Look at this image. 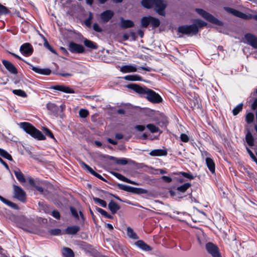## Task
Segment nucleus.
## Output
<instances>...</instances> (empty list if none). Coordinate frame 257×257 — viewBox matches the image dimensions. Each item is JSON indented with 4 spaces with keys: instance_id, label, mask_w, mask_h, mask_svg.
Returning a JSON list of instances; mask_svg holds the SVG:
<instances>
[{
    "instance_id": "1",
    "label": "nucleus",
    "mask_w": 257,
    "mask_h": 257,
    "mask_svg": "<svg viewBox=\"0 0 257 257\" xmlns=\"http://www.w3.org/2000/svg\"><path fill=\"white\" fill-rule=\"evenodd\" d=\"M142 5L148 9L154 8L159 15H165L164 10L166 7V4L162 0H142Z\"/></svg>"
},
{
    "instance_id": "2",
    "label": "nucleus",
    "mask_w": 257,
    "mask_h": 257,
    "mask_svg": "<svg viewBox=\"0 0 257 257\" xmlns=\"http://www.w3.org/2000/svg\"><path fill=\"white\" fill-rule=\"evenodd\" d=\"M20 127L32 137L39 140H44L46 138L44 135L39 130L36 129L30 123L23 122L19 124Z\"/></svg>"
},
{
    "instance_id": "3",
    "label": "nucleus",
    "mask_w": 257,
    "mask_h": 257,
    "mask_svg": "<svg viewBox=\"0 0 257 257\" xmlns=\"http://www.w3.org/2000/svg\"><path fill=\"white\" fill-rule=\"evenodd\" d=\"M206 25V23L200 20H196L194 24L190 26H182L179 27L178 31L182 34L193 35L197 33L198 27H201Z\"/></svg>"
},
{
    "instance_id": "4",
    "label": "nucleus",
    "mask_w": 257,
    "mask_h": 257,
    "mask_svg": "<svg viewBox=\"0 0 257 257\" xmlns=\"http://www.w3.org/2000/svg\"><path fill=\"white\" fill-rule=\"evenodd\" d=\"M196 11L202 17H203L204 19L207 20V21L218 25L221 26L222 25L221 22L219 21L217 19H216L215 18H214L213 16L209 14V13H207L205 11L200 9H197L196 10Z\"/></svg>"
},
{
    "instance_id": "5",
    "label": "nucleus",
    "mask_w": 257,
    "mask_h": 257,
    "mask_svg": "<svg viewBox=\"0 0 257 257\" xmlns=\"http://www.w3.org/2000/svg\"><path fill=\"white\" fill-rule=\"evenodd\" d=\"M146 97L150 102L153 103H159L162 101V98L154 91L149 89L147 93Z\"/></svg>"
},
{
    "instance_id": "6",
    "label": "nucleus",
    "mask_w": 257,
    "mask_h": 257,
    "mask_svg": "<svg viewBox=\"0 0 257 257\" xmlns=\"http://www.w3.org/2000/svg\"><path fill=\"white\" fill-rule=\"evenodd\" d=\"M202 155L203 157L205 156L206 157L205 162L206 165L209 171L211 172V173H214L215 170V163L213 160L209 157V154L207 152L204 151L203 153H202Z\"/></svg>"
},
{
    "instance_id": "7",
    "label": "nucleus",
    "mask_w": 257,
    "mask_h": 257,
    "mask_svg": "<svg viewBox=\"0 0 257 257\" xmlns=\"http://www.w3.org/2000/svg\"><path fill=\"white\" fill-rule=\"evenodd\" d=\"M68 49L71 52L74 53H82L84 51V48L82 45L73 42L69 43Z\"/></svg>"
},
{
    "instance_id": "8",
    "label": "nucleus",
    "mask_w": 257,
    "mask_h": 257,
    "mask_svg": "<svg viewBox=\"0 0 257 257\" xmlns=\"http://www.w3.org/2000/svg\"><path fill=\"white\" fill-rule=\"evenodd\" d=\"M20 51L25 56H30L33 52V48L30 43H26L20 47Z\"/></svg>"
},
{
    "instance_id": "9",
    "label": "nucleus",
    "mask_w": 257,
    "mask_h": 257,
    "mask_svg": "<svg viewBox=\"0 0 257 257\" xmlns=\"http://www.w3.org/2000/svg\"><path fill=\"white\" fill-rule=\"evenodd\" d=\"M14 195L15 198L22 202H24L26 199V194L24 190L19 186H14Z\"/></svg>"
},
{
    "instance_id": "10",
    "label": "nucleus",
    "mask_w": 257,
    "mask_h": 257,
    "mask_svg": "<svg viewBox=\"0 0 257 257\" xmlns=\"http://www.w3.org/2000/svg\"><path fill=\"white\" fill-rule=\"evenodd\" d=\"M207 251L213 257H221L217 247L211 242H208L206 245Z\"/></svg>"
},
{
    "instance_id": "11",
    "label": "nucleus",
    "mask_w": 257,
    "mask_h": 257,
    "mask_svg": "<svg viewBox=\"0 0 257 257\" xmlns=\"http://www.w3.org/2000/svg\"><path fill=\"white\" fill-rule=\"evenodd\" d=\"M244 38L247 44L254 48L257 49V37L251 34L248 33L245 35Z\"/></svg>"
},
{
    "instance_id": "12",
    "label": "nucleus",
    "mask_w": 257,
    "mask_h": 257,
    "mask_svg": "<svg viewBox=\"0 0 257 257\" xmlns=\"http://www.w3.org/2000/svg\"><path fill=\"white\" fill-rule=\"evenodd\" d=\"M138 69V66L133 64L122 66L120 68V71L123 73H127L137 72Z\"/></svg>"
},
{
    "instance_id": "13",
    "label": "nucleus",
    "mask_w": 257,
    "mask_h": 257,
    "mask_svg": "<svg viewBox=\"0 0 257 257\" xmlns=\"http://www.w3.org/2000/svg\"><path fill=\"white\" fill-rule=\"evenodd\" d=\"M127 87L134 90L136 92L141 95H146L149 89V88L141 87L136 84H129L127 85Z\"/></svg>"
},
{
    "instance_id": "14",
    "label": "nucleus",
    "mask_w": 257,
    "mask_h": 257,
    "mask_svg": "<svg viewBox=\"0 0 257 257\" xmlns=\"http://www.w3.org/2000/svg\"><path fill=\"white\" fill-rule=\"evenodd\" d=\"M225 11L228 12L229 14H231L233 15L236 16L237 17L242 18L243 19H249V17L245 15V14H243L239 11H238L236 10H234L233 9L226 7L224 8Z\"/></svg>"
},
{
    "instance_id": "15",
    "label": "nucleus",
    "mask_w": 257,
    "mask_h": 257,
    "mask_svg": "<svg viewBox=\"0 0 257 257\" xmlns=\"http://www.w3.org/2000/svg\"><path fill=\"white\" fill-rule=\"evenodd\" d=\"M30 65V68L34 71L35 72L42 75H49L50 74L51 71L49 69L45 68L42 69L38 67H35L32 65L29 64Z\"/></svg>"
},
{
    "instance_id": "16",
    "label": "nucleus",
    "mask_w": 257,
    "mask_h": 257,
    "mask_svg": "<svg viewBox=\"0 0 257 257\" xmlns=\"http://www.w3.org/2000/svg\"><path fill=\"white\" fill-rule=\"evenodd\" d=\"M3 64L5 66L6 68L11 73L16 74L18 71L15 66L10 62L3 60L2 61Z\"/></svg>"
},
{
    "instance_id": "17",
    "label": "nucleus",
    "mask_w": 257,
    "mask_h": 257,
    "mask_svg": "<svg viewBox=\"0 0 257 257\" xmlns=\"http://www.w3.org/2000/svg\"><path fill=\"white\" fill-rule=\"evenodd\" d=\"M113 13L110 10H106L100 14V17L103 22L107 23L113 17Z\"/></svg>"
},
{
    "instance_id": "18",
    "label": "nucleus",
    "mask_w": 257,
    "mask_h": 257,
    "mask_svg": "<svg viewBox=\"0 0 257 257\" xmlns=\"http://www.w3.org/2000/svg\"><path fill=\"white\" fill-rule=\"evenodd\" d=\"M167 154V151L166 149H155L149 153V155L153 157L166 156Z\"/></svg>"
},
{
    "instance_id": "19",
    "label": "nucleus",
    "mask_w": 257,
    "mask_h": 257,
    "mask_svg": "<svg viewBox=\"0 0 257 257\" xmlns=\"http://www.w3.org/2000/svg\"><path fill=\"white\" fill-rule=\"evenodd\" d=\"M53 88L56 90H59L67 93H73L74 90L68 86L65 85H55L53 87Z\"/></svg>"
},
{
    "instance_id": "20",
    "label": "nucleus",
    "mask_w": 257,
    "mask_h": 257,
    "mask_svg": "<svg viewBox=\"0 0 257 257\" xmlns=\"http://www.w3.org/2000/svg\"><path fill=\"white\" fill-rule=\"evenodd\" d=\"M135 244L139 248L145 251H150L152 249V248L150 246L142 240L137 241Z\"/></svg>"
},
{
    "instance_id": "21",
    "label": "nucleus",
    "mask_w": 257,
    "mask_h": 257,
    "mask_svg": "<svg viewBox=\"0 0 257 257\" xmlns=\"http://www.w3.org/2000/svg\"><path fill=\"white\" fill-rule=\"evenodd\" d=\"M81 167L86 170H87L91 174L95 176L97 178L102 180L103 177L100 174L96 173L90 167L84 162L81 163Z\"/></svg>"
},
{
    "instance_id": "22",
    "label": "nucleus",
    "mask_w": 257,
    "mask_h": 257,
    "mask_svg": "<svg viewBox=\"0 0 257 257\" xmlns=\"http://www.w3.org/2000/svg\"><path fill=\"white\" fill-rule=\"evenodd\" d=\"M108 207L113 214L115 213L120 208L119 206L112 200L108 203Z\"/></svg>"
},
{
    "instance_id": "23",
    "label": "nucleus",
    "mask_w": 257,
    "mask_h": 257,
    "mask_svg": "<svg viewBox=\"0 0 257 257\" xmlns=\"http://www.w3.org/2000/svg\"><path fill=\"white\" fill-rule=\"evenodd\" d=\"M134 23L131 20H125L123 18H120V26L123 28H131L134 26Z\"/></svg>"
},
{
    "instance_id": "24",
    "label": "nucleus",
    "mask_w": 257,
    "mask_h": 257,
    "mask_svg": "<svg viewBox=\"0 0 257 257\" xmlns=\"http://www.w3.org/2000/svg\"><path fill=\"white\" fill-rule=\"evenodd\" d=\"M123 79L127 81H141L143 80L142 78L139 75H128L125 76L123 77Z\"/></svg>"
},
{
    "instance_id": "25",
    "label": "nucleus",
    "mask_w": 257,
    "mask_h": 257,
    "mask_svg": "<svg viewBox=\"0 0 257 257\" xmlns=\"http://www.w3.org/2000/svg\"><path fill=\"white\" fill-rule=\"evenodd\" d=\"M14 173L16 176V177L19 182L21 183H24L26 182V179L24 176L23 174L19 169L15 170L14 171Z\"/></svg>"
},
{
    "instance_id": "26",
    "label": "nucleus",
    "mask_w": 257,
    "mask_h": 257,
    "mask_svg": "<svg viewBox=\"0 0 257 257\" xmlns=\"http://www.w3.org/2000/svg\"><path fill=\"white\" fill-rule=\"evenodd\" d=\"M245 141L248 146L252 147L254 145V139L249 131L247 132L245 135Z\"/></svg>"
},
{
    "instance_id": "27",
    "label": "nucleus",
    "mask_w": 257,
    "mask_h": 257,
    "mask_svg": "<svg viewBox=\"0 0 257 257\" xmlns=\"http://www.w3.org/2000/svg\"><path fill=\"white\" fill-rule=\"evenodd\" d=\"M79 230V227L75 225L72 226H68L65 230V232L67 234H76Z\"/></svg>"
},
{
    "instance_id": "28",
    "label": "nucleus",
    "mask_w": 257,
    "mask_h": 257,
    "mask_svg": "<svg viewBox=\"0 0 257 257\" xmlns=\"http://www.w3.org/2000/svg\"><path fill=\"white\" fill-rule=\"evenodd\" d=\"M62 254L64 257H74V254L71 249L68 247H64L62 249Z\"/></svg>"
},
{
    "instance_id": "29",
    "label": "nucleus",
    "mask_w": 257,
    "mask_h": 257,
    "mask_svg": "<svg viewBox=\"0 0 257 257\" xmlns=\"http://www.w3.org/2000/svg\"><path fill=\"white\" fill-rule=\"evenodd\" d=\"M115 175L118 179H119V180L123 181L125 182H126L127 183H130L132 184H134V185H138V184L136 182L131 181V180L126 178V177H125L124 176H123V175H122L120 174L116 173H115Z\"/></svg>"
},
{
    "instance_id": "30",
    "label": "nucleus",
    "mask_w": 257,
    "mask_h": 257,
    "mask_svg": "<svg viewBox=\"0 0 257 257\" xmlns=\"http://www.w3.org/2000/svg\"><path fill=\"white\" fill-rule=\"evenodd\" d=\"M126 233L127 236L132 239H137L138 238V236L137 234L134 231L133 229L130 227H128L126 230Z\"/></svg>"
},
{
    "instance_id": "31",
    "label": "nucleus",
    "mask_w": 257,
    "mask_h": 257,
    "mask_svg": "<svg viewBox=\"0 0 257 257\" xmlns=\"http://www.w3.org/2000/svg\"><path fill=\"white\" fill-rule=\"evenodd\" d=\"M191 184L189 183H185L182 185L178 186L177 188V190L179 192L184 193L185 192L190 186Z\"/></svg>"
},
{
    "instance_id": "32",
    "label": "nucleus",
    "mask_w": 257,
    "mask_h": 257,
    "mask_svg": "<svg viewBox=\"0 0 257 257\" xmlns=\"http://www.w3.org/2000/svg\"><path fill=\"white\" fill-rule=\"evenodd\" d=\"M84 44L87 47L89 48L96 49L97 48L96 44L87 39H86L84 41Z\"/></svg>"
},
{
    "instance_id": "33",
    "label": "nucleus",
    "mask_w": 257,
    "mask_h": 257,
    "mask_svg": "<svg viewBox=\"0 0 257 257\" xmlns=\"http://www.w3.org/2000/svg\"><path fill=\"white\" fill-rule=\"evenodd\" d=\"M13 93L14 94L22 97L25 98L27 97V93L24 90L21 89H14L13 90Z\"/></svg>"
},
{
    "instance_id": "34",
    "label": "nucleus",
    "mask_w": 257,
    "mask_h": 257,
    "mask_svg": "<svg viewBox=\"0 0 257 257\" xmlns=\"http://www.w3.org/2000/svg\"><path fill=\"white\" fill-rule=\"evenodd\" d=\"M151 22V16L145 17L142 19L141 23L143 27L147 28Z\"/></svg>"
},
{
    "instance_id": "35",
    "label": "nucleus",
    "mask_w": 257,
    "mask_h": 257,
    "mask_svg": "<svg viewBox=\"0 0 257 257\" xmlns=\"http://www.w3.org/2000/svg\"><path fill=\"white\" fill-rule=\"evenodd\" d=\"M0 200L1 201H2L4 203L6 204V205H7L10 207H12V208H16V207H17V205L15 203L6 199L5 198L3 197L1 195H0Z\"/></svg>"
},
{
    "instance_id": "36",
    "label": "nucleus",
    "mask_w": 257,
    "mask_h": 257,
    "mask_svg": "<svg viewBox=\"0 0 257 257\" xmlns=\"http://www.w3.org/2000/svg\"><path fill=\"white\" fill-rule=\"evenodd\" d=\"M150 24L153 28H155L159 26L160 22L158 19L151 17Z\"/></svg>"
},
{
    "instance_id": "37",
    "label": "nucleus",
    "mask_w": 257,
    "mask_h": 257,
    "mask_svg": "<svg viewBox=\"0 0 257 257\" xmlns=\"http://www.w3.org/2000/svg\"><path fill=\"white\" fill-rule=\"evenodd\" d=\"M0 155L10 161L12 160V157L11 155L2 149H0Z\"/></svg>"
},
{
    "instance_id": "38",
    "label": "nucleus",
    "mask_w": 257,
    "mask_h": 257,
    "mask_svg": "<svg viewBox=\"0 0 257 257\" xmlns=\"http://www.w3.org/2000/svg\"><path fill=\"white\" fill-rule=\"evenodd\" d=\"M96 210L98 212H99L101 215L105 216L107 218L112 219L113 218L112 215L109 214L106 211H105L104 210H103L100 208L97 207Z\"/></svg>"
},
{
    "instance_id": "39",
    "label": "nucleus",
    "mask_w": 257,
    "mask_h": 257,
    "mask_svg": "<svg viewBox=\"0 0 257 257\" xmlns=\"http://www.w3.org/2000/svg\"><path fill=\"white\" fill-rule=\"evenodd\" d=\"M146 190L142 189V188H135L132 187V191H131V192L134 193L136 194H144L146 193Z\"/></svg>"
},
{
    "instance_id": "40",
    "label": "nucleus",
    "mask_w": 257,
    "mask_h": 257,
    "mask_svg": "<svg viewBox=\"0 0 257 257\" xmlns=\"http://www.w3.org/2000/svg\"><path fill=\"white\" fill-rule=\"evenodd\" d=\"M147 127L152 133H157L159 131V128L153 124H149L147 125Z\"/></svg>"
},
{
    "instance_id": "41",
    "label": "nucleus",
    "mask_w": 257,
    "mask_h": 257,
    "mask_svg": "<svg viewBox=\"0 0 257 257\" xmlns=\"http://www.w3.org/2000/svg\"><path fill=\"white\" fill-rule=\"evenodd\" d=\"M93 200L95 203L99 204L102 207H106L107 204L105 201L96 197L93 198Z\"/></svg>"
},
{
    "instance_id": "42",
    "label": "nucleus",
    "mask_w": 257,
    "mask_h": 257,
    "mask_svg": "<svg viewBox=\"0 0 257 257\" xmlns=\"http://www.w3.org/2000/svg\"><path fill=\"white\" fill-rule=\"evenodd\" d=\"M118 187L120 189L131 192L132 191V187L124 184H119Z\"/></svg>"
},
{
    "instance_id": "43",
    "label": "nucleus",
    "mask_w": 257,
    "mask_h": 257,
    "mask_svg": "<svg viewBox=\"0 0 257 257\" xmlns=\"http://www.w3.org/2000/svg\"><path fill=\"white\" fill-rule=\"evenodd\" d=\"M242 109V104L240 103L237 105L232 110L234 115H237Z\"/></svg>"
},
{
    "instance_id": "44",
    "label": "nucleus",
    "mask_w": 257,
    "mask_h": 257,
    "mask_svg": "<svg viewBox=\"0 0 257 257\" xmlns=\"http://www.w3.org/2000/svg\"><path fill=\"white\" fill-rule=\"evenodd\" d=\"M79 114L81 117L85 118L88 115L89 112L86 109H81L79 110Z\"/></svg>"
},
{
    "instance_id": "45",
    "label": "nucleus",
    "mask_w": 257,
    "mask_h": 257,
    "mask_svg": "<svg viewBox=\"0 0 257 257\" xmlns=\"http://www.w3.org/2000/svg\"><path fill=\"white\" fill-rule=\"evenodd\" d=\"M254 118V115L253 113L250 112L246 114V121L248 123H250L252 122Z\"/></svg>"
},
{
    "instance_id": "46",
    "label": "nucleus",
    "mask_w": 257,
    "mask_h": 257,
    "mask_svg": "<svg viewBox=\"0 0 257 257\" xmlns=\"http://www.w3.org/2000/svg\"><path fill=\"white\" fill-rule=\"evenodd\" d=\"M93 19V15L91 12L89 13L88 18L85 21V24L86 26L90 27L91 24V20Z\"/></svg>"
},
{
    "instance_id": "47",
    "label": "nucleus",
    "mask_w": 257,
    "mask_h": 257,
    "mask_svg": "<svg viewBox=\"0 0 257 257\" xmlns=\"http://www.w3.org/2000/svg\"><path fill=\"white\" fill-rule=\"evenodd\" d=\"M253 96H255V98L252 104H251V108L253 110H257V89L256 92L253 93Z\"/></svg>"
},
{
    "instance_id": "48",
    "label": "nucleus",
    "mask_w": 257,
    "mask_h": 257,
    "mask_svg": "<svg viewBox=\"0 0 257 257\" xmlns=\"http://www.w3.org/2000/svg\"><path fill=\"white\" fill-rule=\"evenodd\" d=\"M43 130H44L46 135H47L48 137H49L51 139H53L54 141H56L53 134L48 128H44Z\"/></svg>"
},
{
    "instance_id": "49",
    "label": "nucleus",
    "mask_w": 257,
    "mask_h": 257,
    "mask_svg": "<svg viewBox=\"0 0 257 257\" xmlns=\"http://www.w3.org/2000/svg\"><path fill=\"white\" fill-rule=\"evenodd\" d=\"M179 175H181L182 176L190 179H194L193 176L191 173L181 172L179 173Z\"/></svg>"
},
{
    "instance_id": "50",
    "label": "nucleus",
    "mask_w": 257,
    "mask_h": 257,
    "mask_svg": "<svg viewBox=\"0 0 257 257\" xmlns=\"http://www.w3.org/2000/svg\"><path fill=\"white\" fill-rule=\"evenodd\" d=\"M8 11L6 7L0 4V16L3 14H6Z\"/></svg>"
},
{
    "instance_id": "51",
    "label": "nucleus",
    "mask_w": 257,
    "mask_h": 257,
    "mask_svg": "<svg viewBox=\"0 0 257 257\" xmlns=\"http://www.w3.org/2000/svg\"><path fill=\"white\" fill-rule=\"evenodd\" d=\"M180 139L183 142H188L189 140V137L185 134H182L180 136Z\"/></svg>"
},
{
    "instance_id": "52",
    "label": "nucleus",
    "mask_w": 257,
    "mask_h": 257,
    "mask_svg": "<svg viewBox=\"0 0 257 257\" xmlns=\"http://www.w3.org/2000/svg\"><path fill=\"white\" fill-rule=\"evenodd\" d=\"M61 230L60 229H54L50 231V233L53 235H58L61 234Z\"/></svg>"
},
{
    "instance_id": "53",
    "label": "nucleus",
    "mask_w": 257,
    "mask_h": 257,
    "mask_svg": "<svg viewBox=\"0 0 257 257\" xmlns=\"http://www.w3.org/2000/svg\"><path fill=\"white\" fill-rule=\"evenodd\" d=\"M45 47L48 49L51 52L54 54H56V51L51 47V46L48 44V43L46 41L44 44Z\"/></svg>"
},
{
    "instance_id": "54",
    "label": "nucleus",
    "mask_w": 257,
    "mask_h": 257,
    "mask_svg": "<svg viewBox=\"0 0 257 257\" xmlns=\"http://www.w3.org/2000/svg\"><path fill=\"white\" fill-rule=\"evenodd\" d=\"M93 29L97 32H100L102 31V29L99 26V25L97 23H94L93 26Z\"/></svg>"
},
{
    "instance_id": "55",
    "label": "nucleus",
    "mask_w": 257,
    "mask_h": 257,
    "mask_svg": "<svg viewBox=\"0 0 257 257\" xmlns=\"http://www.w3.org/2000/svg\"><path fill=\"white\" fill-rule=\"evenodd\" d=\"M52 215L56 219H59L60 217L59 212L57 210H53L52 212Z\"/></svg>"
},
{
    "instance_id": "56",
    "label": "nucleus",
    "mask_w": 257,
    "mask_h": 257,
    "mask_svg": "<svg viewBox=\"0 0 257 257\" xmlns=\"http://www.w3.org/2000/svg\"><path fill=\"white\" fill-rule=\"evenodd\" d=\"M116 162L117 164L120 165H125L127 163V161L125 159H118Z\"/></svg>"
},
{
    "instance_id": "57",
    "label": "nucleus",
    "mask_w": 257,
    "mask_h": 257,
    "mask_svg": "<svg viewBox=\"0 0 257 257\" xmlns=\"http://www.w3.org/2000/svg\"><path fill=\"white\" fill-rule=\"evenodd\" d=\"M246 151H247V153L249 155L251 159H255V156L253 154V153L251 152V151L247 147H246Z\"/></svg>"
},
{
    "instance_id": "58",
    "label": "nucleus",
    "mask_w": 257,
    "mask_h": 257,
    "mask_svg": "<svg viewBox=\"0 0 257 257\" xmlns=\"http://www.w3.org/2000/svg\"><path fill=\"white\" fill-rule=\"evenodd\" d=\"M55 107L56 105L54 103H48L47 104V107L49 110H53V109L55 108Z\"/></svg>"
},
{
    "instance_id": "59",
    "label": "nucleus",
    "mask_w": 257,
    "mask_h": 257,
    "mask_svg": "<svg viewBox=\"0 0 257 257\" xmlns=\"http://www.w3.org/2000/svg\"><path fill=\"white\" fill-rule=\"evenodd\" d=\"M162 178L164 181L168 183L171 182L172 180L171 178L166 176H163Z\"/></svg>"
},
{
    "instance_id": "60",
    "label": "nucleus",
    "mask_w": 257,
    "mask_h": 257,
    "mask_svg": "<svg viewBox=\"0 0 257 257\" xmlns=\"http://www.w3.org/2000/svg\"><path fill=\"white\" fill-rule=\"evenodd\" d=\"M136 128L140 132H143L145 128V126L143 125H138L136 126Z\"/></svg>"
},
{
    "instance_id": "61",
    "label": "nucleus",
    "mask_w": 257,
    "mask_h": 257,
    "mask_svg": "<svg viewBox=\"0 0 257 257\" xmlns=\"http://www.w3.org/2000/svg\"><path fill=\"white\" fill-rule=\"evenodd\" d=\"M70 210H71V212L72 214L74 217H78V213H77V212L76 209H75L73 208H71Z\"/></svg>"
},
{
    "instance_id": "62",
    "label": "nucleus",
    "mask_w": 257,
    "mask_h": 257,
    "mask_svg": "<svg viewBox=\"0 0 257 257\" xmlns=\"http://www.w3.org/2000/svg\"><path fill=\"white\" fill-rule=\"evenodd\" d=\"M107 141L111 144L112 145H116L117 144V142L115 141H114L113 140H112L111 139H110V138H108L107 139Z\"/></svg>"
},
{
    "instance_id": "63",
    "label": "nucleus",
    "mask_w": 257,
    "mask_h": 257,
    "mask_svg": "<svg viewBox=\"0 0 257 257\" xmlns=\"http://www.w3.org/2000/svg\"><path fill=\"white\" fill-rule=\"evenodd\" d=\"M140 68H141L142 70H145V71H147L148 72H150L152 70V68L149 67H140Z\"/></svg>"
},
{
    "instance_id": "64",
    "label": "nucleus",
    "mask_w": 257,
    "mask_h": 257,
    "mask_svg": "<svg viewBox=\"0 0 257 257\" xmlns=\"http://www.w3.org/2000/svg\"><path fill=\"white\" fill-rule=\"evenodd\" d=\"M123 135L121 134H116L115 136V139L120 140L123 138Z\"/></svg>"
}]
</instances>
